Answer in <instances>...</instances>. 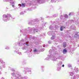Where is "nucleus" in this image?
<instances>
[{"label": "nucleus", "instance_id": "f257e3e1", "mask_svg": "<svg viewBox=\"0 0 79 79\" xmlns=\"http://www.w3.org/2000/svg\"><path fill=\"white\" fill-rule=\"evenodd\" d=\"M63 47L64 48H65L66 47V42H64L63 43Z\"/></svg>", "mask_w": 79, "mask_h": 79}, {"label": "nucleus", "instance_id": "f03ea898", "mask_svg": "<svg viewBox=\"0 0 79 79\" xmlns=\"http://www.w3.org/2000/svg\"><path fill=\"white\" fill-rule=\"evenodd\" d=\"M67 52V50L66 49H64L63 51V53H66Z\"/></svg>", "mask_w": 79, "mask_h": 79}, {"label": "nucleus", "instance_id": "7ed1b4c3", "mask_svg": "<svg viewBox=\"0 0 79 79\" xmlns=\"http://www.w3.org/2000/svg\"><path fill=\"white\" fill-rule=\"evenodd\" d=\"M60 30L61 31H62L63 30V26L61 27Z\"/></svg>", "mask_w": 79, "mask_h": 79}, {"label": "nucleus", "instance_id": "20e7f679", "mask_svg": "<svg viewBox=\"0 0 79 79\" xmlns=\"http://www.w3.org/2000/svg\"><path fill=\"white\" fill-rule=\"evenodd\" d=\"M22 6L23 7H25V3H22Z\"/></svg>", "mask_w": 79, "mask_h": 79}, {"label": "nucleus", "instance_id": "39448f33", "mask_svg": "<svg viewBox=\"0 0 79 79\" xmlns=\"http://www.w3.org/2000/svg\"><path fill=\"white\" fill-rule=\"evenodd\" d=\"M55 36L54 35H53L52 37H51L52 40H53V39H54Z\"/></svg>", "mask_w": 79, "mask_h": 79}, {"label": "nucleus", "instance_id": "423d86ee", "mask_svg": "<svg viewBox=\"0 0 79 79\" xmlns=\"http://www.w3.org/2000/svg\"><path fill=\"white\" fill-rule=\"evenodd\" d=\"M34 52H37V49H35L34 50Z\"/></svg>", "mask_w": 79, "mask_h": 79}, {"label": "nucleus", "instance_id": "0eeeda50", "mask_svg": "<svg viewBox=\"0 0 79 79\" xmlns=\"http://www.w3.org/2000/svg\"><path fill=\"white\" fill-rule=\"evenodd\" d=\"M19 6H22V5H21V4H19Z\"/></svg>", "mask_w": 79, "mask_h": 79}, {"label": "nucleus", "instance_id": "6e6552de", "mask_svg": "<svg viewBox=\"0 0 79 79\" xmlns=\"http://www.w3.org/2000/svg\"><path fill=\"white\" fill-rule=\"evenodd\" d=\"M64 64L62 65V67H64Z\"/></svg>", "mask_w": 79, "mask_h": 79}, {"label": "nucleus", "instance_id": "1a4fd4ad", "mask_svg": "<svg viewBox=\"0 0 79 79\" xmlns=\"http://www.w3.org/2000/svg\"><path fill=\"white\" fill-rule=\"evenodd\" d=\"M6 17H7V16H6V15H5V18H6Z\"/></svg>", "mask_w": 79, "mask_h": 79}, {"label": "nucleus", "instance_id": "9d476101", "mask_svg": "<svg viewBox=\"0 0 79 79\" xmlns=\"http://www.w3.org/2000/svg\"><path fill=\"white\" fill-rule=\"evenodd\" d=\"M12 6H13V7H14V5H12Z\"/></svg>", "mask_w": 79, "mask_h": 79}, {"label": "nucleus", "instance_id": "9b49d317", "mask_svg": "<svg viewBox=\"0 0 79 79\" xmlns=\"http://www.w3.org/2000/svg\"><path fill=\"white\" fill-rule=\"evenodd\" d=\"M65 27H64V29L65 28Z\"/></svg>", "mask_w": 79, "mask_h": 79}, {"label": "nucleus", "instance_id": "f8f14e48", "mask_svg": "<svg viewBox=\"0 0 79 79\" xmlns=\"http://www.w3.org/2000/svg\"><path fill=\"white\" fill-rule=\"evenodd\" d=\"M70 14H69V15H70Z\"/></svg>", "mask_w": 79, "mask_h": 79}]
</instances>
